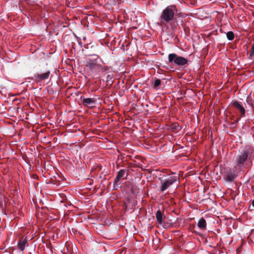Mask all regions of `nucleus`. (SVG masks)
<instances>
[{
  "label": "nucleus",
  "mask_w": 254,
  "mask_h": 254,
  "mask_svg": "<svg viewBox=\"0 0 254 254\" xmlns=\"http://www.w3.org/2000/svg\"><path fill=\"white\" fill-rule=\"evenodd\" d=\"M178 12L177 8L175 5H170L163 10L159 17L161 26L166 23H170L174 19L175 15Z\"/></svg>",
  "instance_id": "1"
},
{
  "label": "nucleus",
  "mask_w": 254,
  "mask_h": 254,
  "mask_svg": "<svg viewBox=\"0 0 254 254\" xmlns=\"http://www.w3.org/2000/svg\"><path fill=\"white\" fill-rule=\"evenodd\" d=\"M168 61L169 63H174L175 65L179 66H185L188 64V60L187 59L175 53L169 54Z\"/></svg>",
  "instance_id": "2"
},
{
  "label": "nucleus",
  "mask_w": 254,
  "mask_h": 254,
  "mask_svg": "<svg viewBox=\"0 0 254 254\" xmlns=\"http://www.w3.org/2000/svg\"><path fill=\"white\" fill-rule=\"evenodd\" d=\"M51 74L50 70L48 68L41 69L33 78L36 82L48 79Z\"/></svg>",
  "instance_id": "3"
},
{
  "label": "nucleus",
  "mask_w": 254,
  "mask_h": 254,
  "mask_svg": "<svg viewBox=\"0 0 254 254\" xmlns=\"http://www.w3.org/2000/svg\"><path fill=\"white\" fill-rule=\"evenodd\" d=\"M179 177L177 176L170 177L168 179H166L161 183V186L160 188V191L162 192H164L172 185L177 182H179Z\"/></svg>",
  "instance_id": "4"
},
{
  "label": "nucleus",
  "mask_w": 254,
  "mask_h": 254,
  "mask_svg": "<svg viewBox=\"0 0 254 254\" xmlns=\"http://www.w3.org/2000/svg\"><path fill=\"white\" fill-rule=\"evenodd\" d=\"M128 176V170L122 169L120 170L115 179L113 183V187L115 190H117V189L120 187V184H119V182L121 179H127V176Z\"/></svg>",
  "instance_id": "5"
},
{
  "label": "nucleus",
  "mask_w": 254,
  "mask_h": 254,
  "mask_svg": "<svg viewBox=\"0 0 254 254\" xmlns=\"http://www.w3.org/2000/svg\"><path fill=\"white\" fill-rule=\"evenodd\" d=\"M249 155V152L247 150H243L237 156L236 158V165L240 167H243L247 161Z\"/></svg>",
  "instance_id": "6"
},
{
  "label": "nucleus",
  "mask_w": 254,
  "mask_h": 254,
  "mask_svg": "<svg viewBox=\"0 0 254 254\" xmlns=\"http://www.w3.org/2000/svg\"><path fill=\"white\" fill-rule=\"evenodd\" d=\"M86 65L91 72L96 73H98L100 70V67H101V65L98 64L97 59H89Z\"/></svg>",
  "instance_id": "7"
},
{
  "label": "nucleus",
  "mask_w": 254,
  "mask_h": 254,
  "mask_svg": "<svg viewBox=\"0 0 254 254\" xmlns=\"http://www.w3.org/2000/svg\"><path fill=\"white\" fill-rule=\"evenodd\" d=\"M231 105L240 112L241 117H245L246 116V110L241 103L234 100L232 102Z\"/></svg>",
  "instance_id": "8"
},
{
  "label": "nucleus",
  "mask_w": 254,
  "mask_h": 254,
  "mask_svg": "<svg viewBox=\"0 0 254 254\" xmlns=\"http://www.w3.org/2000/svg\"><path fill=\"white\" fill-rule=\"evenodd\" d=\"M96 102V99L94 98H83L82 100V105L84 107H87L88 108H91L94 107Z\"/></svg>",
  "instance_id": "9"
},
{
  "label": "nucleus",
  "mask_w": 254,
  "mask_h": 254,
  "mask_svg": "<svg viewBox=\"0 0 254 254\" xmlns=\"http://www.w3.org/2000/svg\"><path fill=\"white\" fill-rule=\"evenodd\" d=\"M156 217L157 221L159 224H162L163 219L165 218V216L160 210H158L156 213Z\"/></svg>",
  "instance_id": "10"
},
{
  "label": "nucleus",
  "mask_w": 254,
  "mask_h": 254,
  "mask_svg": "<svg viewBox=\"0 0 254 254\" xmlns=\"http://www.w3.org/2000/svg\"><path fill=\"white\" fill-rule=\"evenodd\" d=\"M27 244L26 238H21L18 243V246L21 251H23L25 249L26 245Z\"/></svg>",
  "instance_id": "11"
},
{
  "label": "nucleus",
  "mask_w": 254,
  "mask_h": 254,
  "mask_svg": "<svg viewBox=\"0 0 254 254\" xmlns=\"http://www.w3.org/2000/svg\"><path fill=\"white\" fill-rule=\"evenodd\" d=\"M198 227L202 230L205 229L206 228V222L204 218H201L197 223Z\"/></svg>",
  "instance_id": "12"
},
{
  "label": "nucleus",
  "mask_w": 254,
  "mask_h": 254,
  "mask_svg": "<svg viewBox=\"0 0 254 254\" xmlns=\"http://www.w3.org/2000/svg\"><path fill=\"white\" fill-rule=\"evenodd\" d=\"M171 130L175 133H177L181 130L182 127L178 123H174L171 125Z\"/></svg>",
  "instance_id": "13"
},
{
  "label": "nucleus",
  "mask_w": 254,
  "mask_h": 254,
  "mask_svg": "<svg viewBox=\"0 0 254 254\" xmlns=\"http://www.w3.org/2000/svg\"><path fill=\"white\" fill-rule=\"evenodd\" d=\"M236 177L237 176L235 174L231 173L227 175L226 180L228 182H233Z\"/></svg>",
  "instance_id": "14"
},
{
  "label": "nucleus",
  "mask_w": 254,
  "mask_h": 254,
  "mask_svg": "<svg viewBox=\"0 0 254 254\" xmlns=\"http://www.w3.org/2000/svg\"><path fill=\"white\" fill-rule=\"evenodd\" d=\"M226 36L227 39L230 41H232L234 39V34L232 31L227 32Z\"/></svg>",
  "instance_id": "15"
},
{
  "label": "nucleus",
  "mask_w": 254,
  "mask_h": 254,
  "mask_svg": "<svg viewBox=\"0 0 254 254\" xmlns=\"http://www.w3.org/2000/svg\"><path fill=\"white\" fill-rule=\"evenodd\" d=\"M160 85H161V80L159 79H156L154 81V85H153L154 88H156L158 86H160Z\"/></svg>",
  "instance_id": "16"
},
{
  "label": "nucleus",
  "mask_w": 254,
  "mask_h": 254,
  "mask_svg": "<svg viewBox=\"0 0 254 254\" xmlns=\"http://www.w3.org/2000/svg\"><path fill=\"white\" fill-rule=\"evenodd\" d=\"M110 68V67H109L108 66H102L101 65V67H100V70L102 71H108Z\"/></svg>",
  "instance_id": "17"
},
{
  "label": "nucleus",
  "mask_w": 254,
  "mask_h": 254,
  "mask_svg": "<svg viewBox=\"0 0 254 254\" xmlns=\"http://www.w3.org/2000/svg\"><path fill=\"white\" fill-rule=\"evenodd\" d=\"M251 56H254V43H253L251 49Z\"/></svg>",
  "instance_id": "18"
},
{
  "label": "nucleus",
  "mask_w": 254,
  "mask_h": 254,
  "mask_svg": "<svg viewBox=\"0 0 254 254\" xmlns=\"http://www.w3.org/2000/svg\"><path fill=\"white\" fill-rule=\"evenodd\" d=\"M112 76H113L112 75L108 74L106 78V81L108 82V81L111 80L112 79Z\"/></svg>",
  "instance_id": "19"
},
{
  "label": "nucleus",
  "mask_w": 254,
  "mask_h": 254,
  "mask_svg": "<svg viewBox=\"0 0 254 254\" xmlns=\"http://www.w3.org/2000/svg\"><path fill=\"white\" fill-rule=\"evenodd\" d=\"M247 102L249 104H250L252 106H253V100L249 98H248L247 99Z\"/></svg>",
  "instance_id": "20"
},
{
  "label": "nucleus",
  "mask_w": 254,
  "mask_h": 254,
  "mask_svg": "<svg viewBox=\"0 0 254 254\" xmlns=\"http://www.w3.org/2000/svg\"><path fill=\"white\" fill-rule=\"evenodd\" d=\"M241 118V117H239V118H238V119L236 121L235 123H234V124H235V125H236V124H237V123H238V122L240 120Z\"/></svg>",
  "instance_id": "21"
},
{
  "label": "nucleus",
  "mask_w": 254,
  "mask_h": 254,
  "mask_svg": "<svg viewBox=\"0 0 254 254\" xmlns=\"http://www.w3.org/2000/svg\"><path fill=\"white\" fill-rule=\"evenodd\" d=\"M252 205L254 207V199L252 201Z\"/></svg>",
  "instance_id": "22"
},
{
  "label": "nucleus",
  "mask_w": 254,
  "mask_h": 254,
  "mask_svg": "<svg viewBox=\"0 0 254 254\" xmlns=\"http://www.w3.org/2000/svg\"><path fill=\"white\" fill-rule=\"evenodd\" d=\"M176 26H172V29H174V28H176Z\"/></svg>",
  "instance_id": "23"
},
{
  "label": "nucleus",
  "mask_w": 254,
  "mask_h": 254,
  "mask_svg": "<svg viewBox=\"0 0 254 254\" xmlns=\"http://www.w3.org/2000/svg\"><path fill=\"white\" fill-rule=\"evenodd\" d=\"M36 178H37V177H38V176H37V175H34V177H33V178H36Z\"/></svg>",
  "instance_id": "24"
},
{
  "label": "nucleus",
  "mask_w": 254,
  "mask_h": 254,
  "mask_svg": "<svg viewBox=\"0 0 254 254\" xmlns=\"http://www.w3.org/2000/svg\"><path fill=\"white\" fill-rule=\"evenodd\" d=\"M36 178H37V177H38V176H37V175H34V177H33V178H36Z\"/></svg>",
  "instance_id": "25"
},
{
  "label": "nucleus",
  "mask_w": 254,
  "mask_h": 254,
  "mask_svg": "<svg viewBox=\"0 0 254 254\" xmlns=\"http://www.w3.org/2000/svg\"><path fill=\"white\" fill-rule=\"evenodd\" d=\"M36 178H37V177H38V176H37V175H34V177H33V178H36Z\"/></svg>",
  "instance_id": "26"
}]
</instances>
